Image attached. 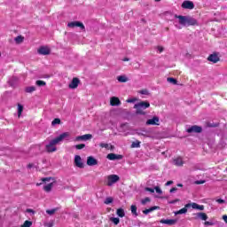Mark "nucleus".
<instances>
[{"mask_svg": "<svg viewBox=\"0 0 227 227\" xmlns=\"http://www.w3.org/2000/svg\"><path fill=\"white\" fill-rule=\"evenodd\" d=\"M174 20V26L176 29H182V27H189V26H198V20L191 16L176 15Z\"/></svg>", "mask_w": 227, "mask_h": 227, "instance_id": "f257e3e1", "label": "nucleus"}, {"mask_svg": "<svg viewBox=\"0 0 227 227\" xmlns=\"http://www.w3.org/2000/svg\"><path fill=\"white\" fill-rule=\"evenodd\" d=\"M68 137H70V133L69 132H64L60 134L58 137L52 139L50 141L48 145H46V151L49 153H52V152H56V145H59L63 139L68 140Z\"/></svg>", "mask_w": 227, "mask_h": 227, "instance_id": "f03ea898", "label": "nucleus"}, {"mask_svg": "<svg viewBox=\"0 0 227 227\" xmlns=\"http://www.w3.org/2000/svg\"><path fill=\"white\" fill-rule=\"evenodd\" d=\"M148 107H150V102L148 101H141L134 106V109L137 110L136 114L142 115L146 114V113H145V109H148Z\"/></svg>", "mask_w": 227, "mask_h": 227, "instance_id": "7ed1b4c3", "label": "nucleus"}, {"mask_svg": "<svg viewBox=\"0 0 227 227\" xmlns=\"http://www.w3.org/2000/svg\"><path fill=\"white\" fill-rule=\"evenodd\" d=\"M119 181L120 176L118 175H109L106 177V185H108V187H112V185H114V184Z\"/></svg>", "mask_w": 227, "mask_h": 227, "instance_id": "20e7f679", "label": "nucleus"}, {"mask_svg": "<svg viewBox=\"0 0 227 227\" xmlns=\"http://www.w3.org/2000/svg\"><path fill=\"white\" fill-rule=\"evenodd\" d=\"M37 52L42 56H49V54H51V48H49L48 46H41L37 50Z\"/></svg>", "mask_w": 227, "mask_h": 227, "instance_id": "39448f33", "label": "nucleus"}, {"mask_svg": "<svg viewBox=\"0 0 227 227\" xmlns=\"http://www.w3.org/2000/svg\"><path fill=\"white\" fill-rule=\"evenodd\" d=\"M67 27H71L72 29H74V27H80V29L84 30V24L81 21H72L67 24Z\"/></svg>", "mask_w": 227, "mask_h": 227, "instance_id": "423d86ee", "label": "nucleus"}, {"mask_svg": "<svg viewBox=\"0 0 227 227\" xmlns=\"http://www.w3.org/2000/svg\"><path fill=\"white\" fill-rule=\"evenodd\" d=\"M186 207H192V208H193L194 210H205V206L203 205H200L198 203H188L185 205Z\"/></svg>", "mask_w": 227, "mask_h": 227, "instance_id": "0eeeda50", "label": "nucleus"}, {"mask_svg": "<svg viewBox=\"0 0 227 227\" xmlns=\"http://www.w3.org/2000/svg\"><path fill=\"white\" fill-rule=\"evenodd\" d=\"M74 165L76 166V168H80V169H82V168H84L82 158H81L79 155L74 156Z\"/></svg>", "mask_w": 227, "mask_h": 227, "instance_id": "6e6552de", "label": "nucleus"}, {"mask_svg": "<svg viewBox=\"0 0 227 227\" xmlns=\"http://www.w3.org/2000/svg\"><path fill=\"white\" fill-rule=\"evenodd\" d=\"M182 8H184V10H194V3L186 0L183 2Z\"/></svg>", "mask_w": 227, "mask_h": 227, "instance_id": "1a4fd4ad", "label": "nucleus"}, {"mask_svg": "<svg viewBox=\"0 0 227 227\" xmlns=\"http://www.w3.org/2000/svg\"><path fill=\"white\" fill-rule=\"evenodd\" d=\"M106 159H108V160H121V159H123V156L121 154L109 153Z\"/></svg>", "mask_w": 227, "mask_h": 227, "instance_id": "9d476101", "label": "nucleus"}, {"mask_svg": "<svg viewBox=\"0 0 227 227\" xmlns=\"http://www.w3.org/2000/svg\"><path fill=\"white\" fill-rule=\"evenodd\" d=\"M93 136L91 134H86L82 136L76 137L75 141H90Z\"/></svg>", "mask_w": 227, "mask_h": 227, "instance_id": "9b49d317", "label": "nucleus"}, {"mask_svg": "<svg viewBox=\"0 0 227 227\" xmlns=\"http://www.w3.org/2000/svg\"><path fill=\"white\" fill-rule=\"evenodd\" d=\"M121 105V101H120V98H118L116 97H112L110 98V106H112L113 107L118 106Z\"/></svg>", "mask_w": 227, "mask_h": 227, "instance_id": "f8f14e48", "label": "nucleus"}, {"mask_svg": "<svg viewBox=\"0 0 227 227\" xmlns=\"http://www.w3.org/2000/svg\"><path fill=\"white\" fill-rule=\"evenodd\" d=\"M161 224H168V226H173L174 224H176V219H161L160 221Z\"/></svg>", "mask_w": 227, "mask_h": 227, "instance_id": "ddd939ff", "label": "nucleus"}, {"mask_svg": "<svg viewBox=\"0 0 227 227\" xmlns=\"http://www.w3.org/2000/svg\"><path fill=\"white\" fill-rule=\"evenodd\" d=\"M97 164H98V160L95 157L89 156L87 158V166H97Z\"/></svg>", "mask_w": 227, "mask_h": 227, "instance_id": "4468645a", "label": "nucleus"}, {"mask_svg": "<svg viewBox=\"0 0 227 227\" xmlns=\"http://www.w3.org/2000/svg\"><path fill=\"white\" fill-rule=\"evenodd\" d=\"M201 130H202V129H201V127H200V126H192V127H190L189 129H187L186 131H187L189 134H191V133H192V132H196V133L200 134V132H201Z\"/></svg>", "mask_w": 227, "mask_h": 227, "instance_id": "2eb2a0df", "label": "nucleus"}, {"mask_svg": "<svg viewBox=\"0 0 227 227\" xmlns=\"http://www.w3.org/2000/svg\"><path fill=\"white\" fill-rule=\"evenodd\" d=\"M79 82H81L78 78H74L71 82V83L69 84V88L71 90H75V88H77V86H79Z\"/></svg>", "mask_w": 227, "mask_h": 227, "instance_id": "dca6fc26", "label": "nucleus"}, {"mask_svg": "<svg viewBox=\"0 0 227 227\" xmlns=\"http://www.w3.org/2000/svg\"><path fill=\"white\" fill-rule=\"evenodd\" d=\"M173 162L175 166L182 167L184 166V158L183 157L175 158Z\"/></svg>", "mask_w": 227, "mask_h": 227, "instance_id": "f3484780", "label": "nucleus"}, {"mask_svg": "<svg viewBox=\"0 0 227 227\" xmlns=\"http://www.w3.org/2000/svg\"><path fill=\"white\" fill-rule=\"evenodd\" d=\"M207 59L211 61V63H217L219 61V56L214 53L208 56Z\"/></svg>", "mask_w": 227, "mask_h": 227, "instance_id": "a211bd4d", "label": "nucleus"}, {"mask_svg": "<svg viewBox=\"0 0 227 227\" xmlns=\"http://www.w3.org/2000/svg\"><path fill=\"white\" fill-rule=\"evenodd\" d=\"M146 125H159V119L157 117H153V119H149L146 121Z\"/></svg>", "mask_w": 227, "mask_h": 227, "instance_id": "6ab92c4d", "label": "nucleus"}, {"mask_svg": "<svg viewBox=\"0 0 227 227\" xmlns=\"http://www.w3.org/2000/svg\"><path fill=\"white\" fill-rule=\"evenodd\" d=\"M195 219H200L201 221H207L208 216L205 213H197Z\"/></svg>", "mask_w": 227, "mask_h": 227, "instance_id": "aec40b11", "label": "nucleus"}, {"mask_svg": "<svg viewBox=\"0 0 227 227\" xmlns=\"http://www.w3.org/2000/svg\"><path fill=\"white\" fill-rule=\"evenodd\" d=\"M100 148H105L106 150H114V146L110 144H106V143H100L99 144Z\"/></svg>", "mask_w": 227, "mask_h": 227, "instance_id": "412c9836", "label": "nucleus"}, {"mask_svg": "<svg viewBox=\"0 0 227 227\" xmlns=\"http://www.w3.org/2000/svg\"><path fill=\"white\" fill-rule=\"evenodd\" d=\"M159 208H160V207H159L157 206H153L148 209L144 210L143 214H145V215H148V214L153 212V210H159Z\"/></svg>", "mask_w": 227, "mask_h": 227, "instance_id": "4be33fe9", "label": "nucleus"}, {"mask_svg": "<svg viewBox=\"0 0 227 227\" xmlns=\"http://www.w3.org/2000/svg\"><path fill=\"white\" fill-rule=\"evenodd\" d=\"M53 186H54V184L52 183H50V184L44 185L43 189H44L45 192H51V191H52Z\"/></svg>", "mask_w": 227, "mask_h": 227, "instance_id": "5701e85b", "label": "nucleus"}, {"mask_svg": "<svg viewBox=\"0 0 227 227\" xmlns=\"http://www.w3.org/2000/svg\"><path fill=\"white\" fill-rule=\"evenodd\" d=\"M187 207L184 206V207L181 208L180 210L175 212V215H180L182 214H187Z\"/></svg>", "mask_w": 227, "mask_h": 227, "instance_id": "b1692460", "label": "nucleus"}, {"mask_svg": "<svg viewBox=\"0 0 227 227\" xmlns=\"http://www.w3.org/2000/svg\"><path fill=\"white\" fill-rule=\"evenodd\" d=\"M117 81L119 82H127L129 81V78L126 75H120L117 77Z\"/></svg>", "mask_w": 227, "mask_h": 227, "instance_id": "393cba45", "label": "nucleus"}, {"mask_svg": "<svg viewBox=\"0 0 227 227\" xmlns=\"http://www.w3.org/2000/svg\"><path fill=\"white\" fill-rule=\"evenodd\" d=\"M116 214L119 217H125V210L123 208H118Z\"/></svg>", "mask_w": 227, "mask_h": 227, "instance_id": "a878e982", "label": "nucleus"}, {"mask_svg": "<svg viewBox=\"0 0 227 227\" xmlns=\"http://www.w3.org/2000/svg\"><path fill=\"white\" fill-rule=\"evenodd\" d=\"M25 91L27 93H33V91H36V87H35V86L27 87L25 89Z\"/></svg>", "mask_w": 227, "mask_h": 227, "instance_id": "bb28decb", "label": "nucleus"}, {"mask_svg": "<svg viewBox=\"0 0 227 227\" xmlns=\"http://www.w3.org/2000/svg\"><path fill=\"white\" fill-rule=\"evenodd\" d=\"M50 180H51V178L44 177V178L41 179L40 183H36V186L40 187V185H43V184H45V182H49Z\"/></svg>", "mask_w": 227, "mask_h": 227, "instance_id": "cd10ccee", "label": "nucleus"}, {"mask_svg": "<svg viewBox=\"0 0 227 227\" xmlns=\"http://www.w3.org/2000/svg\"><path fill=\"white\" fill-rule=\"evenodd\" d=\"M113 201H114V199H113V197H107L104 203L105 205H111V203H113Z\"/></svg>", "mask_w": 227, "mask_h": 227, "instance_id": "c85d7f7f", "label": "nucleus"}, {"mask_svg": "<svg viewBox=\"0 0 227 227\" xmlns=\"http://www.w3.org/2000/svg\"><path fill=\"white\" fill-rule=\"evenodd\" d=\"M14 41L16 43H22L24 42V37H22V35H18L15 37Z\"/></svg>", "mask_w": 227, "mask_h": 227, "instance_id": "c756f323", "label": "nucleus"}, {"mask_svg": "<svg viewBox=\"0 0 227 227\" xmlns=\"http://www.w3.org/2000/svg\"><path fill=\"white\" fill-rule=\"evenodd\" d=\"M22 111H24V106L22 105H18V116L20 118V115L22 114Z\"/></svg>", "mask_w": 227, "mask_h": 227, "instance_id": "7c9ffc66", "label": "nucleus"}, {"mask_svg": "<svg viewBox=\"0 0 227 227\" xmlns=\"http://www.w3.org/2000/svg\"><path fill=\"white\" fill-rule=\"evenodd\" d=\"M110 221L112 223H114V224H115V225L120 224V218H118V217H112V218H110Z\"/></svg>", "mask_w": 227, "mask_h": 227, "instance_id": "2f4dec72", "label": "nucleus"}, {"mask_svg": "<svg viewBox=\"0 0 227 227\" xmlns=\"http://www.w3.org/2000/svg\"><path fill=\"white\" fill-rule=\"evenodd\" d=\"M33 226V222L31 221H25L24 223L20 227H31Z\"/></svg>", "mask_w": 227, "mask_h": 227, "instance_id": "473e14b6", "label": "nucleus"}, {"mask_svg": "<svg viewBox=\"0 0 227 227\" xmlns=\"http://www.w3.org/2000/svg\"><path fill=\"white\" fill-rule=\"evenodd\" d=\"M61 123V120L59 118H56L51 121V125L54 127L55 125H59Z\"/></svg>", "mask_w": 227, "mask_h": 227, "instance_id": "72a5a7b5", "label": "nucleus"}, {"mask_svg": "<svg viewBox=\"0 0 227 227\" xmlns=\"http://www.w3.org/2000/svg\"><path fill=\"white\" fill-rule=\"evenodd\" d=\"M131 213L133 215H137V207H136V205L131 206Z\"/></svg>", "mask_w": 227, "mask_h": 227, "instance_id": "f704fd0d", "label": "nucleus"}, {"mask_svg": "<svg viewBox=\"0 0 227 227\" xmlns=\"http://www.w3.org/2000/svg\"><path fill=\"white\" fill-rule=\"evenodd\" d=\"M58 209H56V208H53V209H47L46 210V214H48L49 215H54V214H56V211H57Z\"/></svg>", "mask_w": 227, "mask_h": 227, "instance_id": "c9c22d12", "label": "nucleus"}, {"mask_svg": "<svg viewBox=\"0 0 227 227\" xmlns=\"http://www.w3.org/2000/svg\"><path fill=\"white\" fill-rule=\"evenodd\" d=\"M168 82H170V84H176V79L168 77L167 79Z\"/></svg>", "mask_w": 227, "mask_h": 227, "instance_id": "e433bc0d", "label": "nucleus"}, {"mask_svg": "<svg viewBox=\"0 0 227 227\" xmlns=\"http://www.w3.org/2000/svg\"><path fill=\"white\" fill-rule=\"evenodd\" d=\"M139 146H141V143L140 142H133L132 143V148H139Z\"/></svg>", "mask_w": 227, "mask_h": 227, "instance_id": "4c0bfd02", "label": "nucleus"}, {"mask_svg": "<svg viewBox=\"0 0 227 227\" xmlns=\"http://www.w3.org/2000/svg\"><path fill=\"white\" fill-rule=\"evenodd\" d=\"M150 201H151L150 198L147 197V198H145L144 200H141V203H142L143 205H146V203H150Z\"/></svg>", "mask_w": 227, "mask_h": 227, "instance_id": "58836bf2", "label": "nucleus"}, {"mask_svg": "<svg viewBox=\"0 0 227 227\" xmlns=\"http://www.w3.org/2000/svg\"><path fill=\"white\" fill-rule=\"evenodd\" d=\"M35 84L37 86H45L46 83H45V82H43L42 80H38V81H36Z\"/></svg>", "mask_w": 227, "mask_h": 227, "instance_id": "ea45409f", "label": "nucleus"}, {"mask_svg": "<svg viewBox=\"0 0 227 227\" xmlns=\"http://www.w3.org/2000/svg\"><path fill=\"white\" fill-rule=\"evenodd\" d=\"M137 98H129V99H127L126 102L128 104H134V102H137Z\"/></svg>", "mask_w": 227, "mask_h": 227, "instance_id": "a19ab883", "label": "nucleus"}, {"mask_svg": "<svg viewBox=\"0 0 227 227\" xmlns=\"http://www.w3.org/2000/svg\"><path fill=\"white\" fill-rule=\"evenodd\" d=\"M85 146H86V145H84V144L76 145L75 149L76 150H82V148H84Z\"/></svg>", "mask_w": 227, "mask_h": 227, "instance_id": "79ce46f5", "label": "nucleus"}, {"mask_svg": "<svg viewBox=\"0 0 227 227\" xmlns=\"http://www.w3.org/2000/svg\"><path fill=\"white\" fill-rule=\"evenodd\" d=\"M154 191H156L157 194H162V190L159 186H156L154 188Z\"/></svg>", "mask_w": 227, "mask_h": 227, "instance_id": "37998d69", "label": "nucleus"}, {"mask_svg": "<svg viewBox=\"0 0 227 227\" xmlns=\"http://www.w3.org/2000/svg\"><path fill=\"white\" fill-rule=\"evenodd\" d=\"M145 191H147L148 192H152V193L155 192V190L153 188H150V187H146Z\"/></svg>", "mask_w": 227, "mask_h": 227, "instance_id": "c03bdc74", "label": "nucleus"}, {"mask_svg": "<svg viewBox=\"0 0 227 227\" xmlns=\"http://www.w3.org/2000/svg\"><path fill=\"white\" fill-rule=\"evenodd\" d=\"M157 51H158V52H163V51H164V47H162V46H158V47H157Z\"/></svg>", "mask_w": 227, "mask_h": 227, "instance_id": "a18cd8bd", "label": "nucleus"}, {"mask_svg": "<svg viewBox=\"0 0 227 227\" xmlns=\"http://www.w3.org/2000/svg\"><path fill=\"white\" fill-rule=\"evenodd\" d=\"M52 226H53V223L51 222L44 223V227H52Z\"/></svg>", "mask_w": 227, "mask_h": 227, "instance_id": "49530a36", "label": "nucleus"}, {"mask_svg": "<svg viewBox=\"0 0 227 227\" xmlns=\"http://www.w3.org/2000/svg\"><path fill=\"white\" fill-rule=\"evenodd\" d=\"M140 93L141 95H148V90H140Z\"/></svg>", "mask_w": 227, "mask_h": 227, "instance_id": "de8ad7c7", "label": "nucleus"}, {"mask_svg": "<svg viewBox=\"0 0 227 227\" xmlns=\"http://www.w3.org/2000/svg\"><path fill=\"white\" fill-rule=\"evenodd\" d=\"M176 191H178V188H176V187H174V188L170 189L171 193L176 192Z\"/></svg>", "mask_w": 227, "mask_h": 227, "instance_id": "09e8293b", "label": "nucleus"}, {"mask_svg": "<svg viewBox=\"0 0 227 227\" xmlns=\"http://www.w3.org/2000/svg\"><path fill=\"white\" fill-rule=\"evenodd\" d=\"M216 201L217 203H220V204L224 203V200L223 199H218Z\"/></svg>", "mask_w": 227, "mask_h": 227, "instance_id": "8fccbe9b", "label": "nucleus"}, {"mask_svg": "<svg viewBox=\"0 0 227 227\" xmlns=\"http://www.w3.org/2000/svg\"><path fill=\"white\" fill-rule=\"evenodd\" d=\"M171 184H173V181H168V182L166 183V185H167V186H169V185H171Z\"/></svg>", "mask_w": 227, "mask_h": 227, "instance_id": "3c124183", "label": "nucleus"}, {"mask_svg": "<svg viewBox=\"0 0 227 227\" xmlns=\"http://www.w3.org/2000/svg\"><path fill=\"white\" fill-rule=\"evenodd\" d=\"M205 225H206V226H212V223H210V222H205Z\"/></svg>", "mask_w": 227, "mask_h": 227, "instance_id": "603ef678", "label": "nucleus"}, {"mask_svg": "<svg viewBox=\"0 0 227 227\" xmlns=\"http://www.w3.org/2000/svg\"><path fill=\"white\" fill-rule=\"evenodd\" d=\"M196 184L200 185V184H205V181H196Z\"/></svg>", "mask_w": 227, "mask_h": 227, "instance_id": "864d4df0", "label": "nucleus"}, {"mask_svg": "<svg viewBox=\"0 0 227 227\" xmlns=\"http://www.w3.org/2000/svg\"><path fill=\"white\" fill-rule=\"evenodd\" d=\"M122 61H130V59H129V58H124V59H122Z\"/></svg>", "mask_w": 227, "mask_h": 227, "instance_id": "5fc2aeb1", "label": "nucleus"}, {"mask_svg": "<svg viewBox=\"0 0 227 227\" xmlns=\"http://www.w3.org/2000/svg\"><path fill=\"white\" fill-rule=\"evenodd\" d=\"M223 221H225V223H227V215H223Z\"/></svg>", "mask_w": 227, "mask_h": 227, "instance_id": "6e6d98bb", "label": "nucleus"}, {"mask_svg": "<svg viewBox=\"0 0 227 227\" xmlns=\"http://www.w3.org/2000/svg\"><path fill=\"white\" fill-rule=\"evenodd\" d=\"M177 187H184V184H177Z\"/></svg>", "mask_w": 227, "mask_h": 227, "instance_id": "4d7b16f0", "label": "nucleus"}, {"mask_svg": "<svg viewBox=\"0 0 227 227\" xmlns=\"http://www.w3.org/2000/svg\"><path fill=\"white\" fill-rule=\"evenodd\" d=\"M28 168H33V165L29 164V165H28Z\"/></svg>", "mask_w": 227, "mask_h": 227, "instance_id": "13d9d810", "label": "nucleus"}, {"mask_svg": "<svg viewBox=\"0 0 227 227\" xmlns=\"http://www.w3.org/2000/svg\"><path fill=\"white\" fill-rule=\"evenodd\" d=\"M170 203H176V201H171Z\"/></svg>", "mask_w": 227, "mask_h": 227, "instance_id": "bf43d9fd", "label": "nucleus"}, {"mask_svg": "<svg viewBox=\"0 0 227 227\" xmlns=\"http://www.w3.org/2000/svg\"><path fill=\"white\" fill-rule=\"evenodd\" d=\"M156 1V3H159V1H160V0H155Z\"/></svg>", "mask_w": 227, "mask_h": 227, "instance_id": "052dcab7", "label": "nucleus"}]
</instances>
